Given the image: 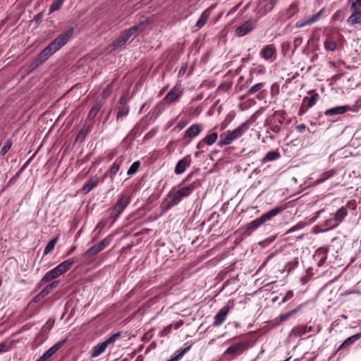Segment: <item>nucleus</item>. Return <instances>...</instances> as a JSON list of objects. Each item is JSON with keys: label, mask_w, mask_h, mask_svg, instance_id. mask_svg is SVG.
I'll use <instances>...</instances> for the list:
<instances>
[{"label": "nucleus", "mask_w": 361, "mask_h": 361, "mask_svg": "<svg viewBox=\"0 0 361 361\" xmlns=\"http://www.w3.org/2000/svg\"><path fill=\"white\" fill-rule=\"evenodd\" d=\"M319 98V94L317 93L314 94L310 99L307 97H305L303 99V102H305V100L308 99V106L310 108L312 107L317 102Z\"/></svg>", "instance_id": "37998d69"}, {"label": "nucleus", "mask_w": 361, "mask_h": 361, "mask_svg": "<svg viewBox=\"0 0 361 361\" xmlns=\"http://www.w3.org/2000/svg\"><path fill=\"white\" fill-rule=\"evenodd\" d=\"M347 106V108H348V111H351V112H357L360 108V106L355 104L353 106H348V105H346Z\"/></svg>", "instance_id": "4d7b16f0"}, {"label": "nucleus", "mask_w": 361, "mask_h": 361, "mask_svg": "<svg viewBox=\"0 0 361 361\" xmlns=\"http://www.w3.org/2000/svg\"><path fill=\"white\" fill-rule=\"evenodd\" d=\"M290 49V42L288 41L283 42L281 44V50L283 56L288 54Z\"/></svg>", "instance_id": "a19ab883"}, {"label": "nucleus", "mask_w": 361, "mask_h": 361, "mask_svg": "<svg viewBox=\"0 0 361 361\" xmlns=\"http://www.w3.org/2000/svg\"><path fill=\"white\" fill-rule=\"evenodd\" d=\"M347 214H348L347 209L344 207H341L334 214L333 219L335 223L334 225H331L330 228H336L339 224H341L343 221V220L345 219V217L347 216Z\"/></svg>", "instance_id": "f3484780"}, {"label": "nucleus", "mask_w": 361, "mask_h": 361, "mask_svg": "<svg viewBox=\"0 0 361 361\" xmlns=\"http://www.w3.org/2000/svg\"><path fill=\"white\" fill-rule=\"evenodd\" d=\"M210 13L206 10L200 16V18L196 23L195 26L198 28L202 27L207 22L209 18Z\"/></svg>", "instance_id": "cd10ccee"}, {"label": "nucleus", "mask_w": 361, "mask_h": 361, "mask_svg": "<svg viewBox=\"0 0 361 361\" xmlns=\"http://www.w3.org/2000/svg\"><path fill=\"white\" fill-rule=\"evenodd\" d=\"M187 67H188V66H187L186 63H184V64L182 65V66L180 67V68L178 71V77L183 76V75L186 72Z\"/></svg>", "instance_id": "bf43d9fd"}, {"label": "nucleus", "mask_w": 361, "mask_h": 361, "mask_svg": "<svg viewBox=\"0 0 361 361\" xmlns=\"http://www.w3.org/2000/svg\"><path fill=\"white\" fill-rule=\"evenodd\" d=\"M64 1L65 0H54L50 6L49 13L59 10Z\"/></svg>", "instance_id": "72a5a7b5"}, {"label": "nucleus", "mask_w": 361, "mask_h": 361, "mask_svg": "<svg viewBox=\"0 0 361 361\" xmlns=\"http://www.w3.org/2000/svg\"><path fill=\"white\" fill-rule=\"evenodd\" d=\"M310 107L308 106H305L303 104L301 105L300 108V110H299V113L298 114L299 115H302L303 114H305L307 109H309Z\"/></svg>", "instance_id": "e2e57ef3"}, {"label": "nucleus", "mask_w": 361, "mask_h": 361, "mask_svg": "<svg viewBox=\"0 0 361 361\" xmlns=\"http://www.w3.org/2000/svg\"><path fill=\"white\" fill-rule=\"evenodd\" d=\"M300 308V306H298L295 309H293V310H292L288 312H286L284 314H281L279 316L280 321L284 322V321L287 320L290 317H291L292 315H293L294 314L298 312L299 311Z\"/></svg>", "instance_id": "58836bf2"}, {"label": "nucleus", "mask_w": 361, "mask_h": 361, "mask_svg": "<svg viewBox=\"0 0 361 361\" xmlns=\"http://www.w3.org/2000/svg\"><path fill=\"white\" fill-rule=\"evenodd\" d=\"M259 56L265 61H273L276 56V49L274 44H267L262 47Z\"/></svg>", "instance_id": "ddd939ff"}, {"label": "nucleus", "mask_w": 361, "mask_h": 361, "mask_svg": "<svg viewBox=\"0 0 361 361\" xmlns=\"http://www.w3.org/2000/svg\"><path fill=\"white\" fill-rule=\"evenodd\" d=\"M218 138V133L216 132L211 133L210 134L207 135L205 137L203 138L204 142L205 144L208 145H212L214 144Z\"/></svg>", "instance_id": "7c9ffc66"}, {"label": "nucleus", "mask_w": 361, "mask_h": 361, "mask_svg": "<svg viewBox=\"0 0 361 361\" xmlns=\"http://www.w3.org/2000/svg\"><path fill=\"white\" fill-rule=\"evenodd\" d=\"M306 128V126L304 123L300 124L296 126V130L298 133H302Z\"/></svg>", "instance_id": "338daca9"}, {"label": "nucleus", "mask_w": 361, "mask_h": 361, "mask_svg": "<svg viewBox=\"0 0 361 361\" xmlns=\"http://www.w3.org/2000/svg\"><path fill=\"white\" fill-rule=\"evenodd\" d=\"M123 157H118V159H116V160L114 161V163L112 164V166L109 169V173L111 178H114V176L118 173V171L120 169V166H121V163L123 162Z\"/></svg>", "instance_id": "b1692460"}, {"label": "nucleus", "mask_w": 361, "mask_h": 361, "mask_svg": "<svg viewBox=\"0 0 361 361\" xmlns=\"http://www.w3.org/2000/svg\"><path fill=\"white\" fill-rule=\"evenodd\" d=\"M11 145H12V142L10 140H6L5 142L4 146L2 147V148L0 150V154L1 156L5 155L8 152V151L11 149Z\"/></svg>", "instance_id": "c03bdc74"}, {"label": "nucleus", "mask_w": 361, "mask_h": 361, "mask_svg": "<svg viewBox=\"0 0 361 361\" xmlns=\"http://www.w3.org/2000/svg\"><path fill=\"white\" fill-rule=\"evenodd\" d=\"M304 227V224L302 222H300L295 225L294 226L291 227L290 229H288L286 231V234L291 233L295 231L300 230Z\"/></svg>", "instance_id": "8fccbe9b"}, {"label": "nucleus", "mask_w": 361, "mask_h": 361, "mask_svg": "<svg viewBox=\"0 0 361 361\" xmlns=\"http://www.w3.org/2000/svg\"><path fill=\"white\" fill-rule=\"evenodd\" d=\"M324 47L328 51H334L337 49V43L331 38H327L324 42Z\"/></svg>", "instance_id": "c85d7f7f"}, {"label": "nucleus", "mask_w": 361, "mask_h": 361, "mask_svg": "<svg viewBox=\"0 0 361 361\" xmlns=\"http://www.w3.org/2000/svg\"><path fill=\"white\" fill-rule=\"evenodd\" d=\"M51 292V290L47 286L45 288H43V290L39 293L44 298L47 295H48Z\"/></svg>", "instance_id": "052dcab7"}, {"label": "nucleus", "mask_w": 361, "mask_h": 361, "mask_svg": "<svg viewBox=\"0 0 361 361\" xmlns=\"http://www.w3.org/2000/svg\"><path fill=\"white\" fill-rule=\"evenodd\" d=\"M101 104L99 103L95 104L90 110L87 118L89 120H93L95 116L97 115L98 112L101 109Z\"/></svg>", "instance_id": "473e14b6"}, {"label": "nucleus", "mask_w": 361, "mask_h": 361, "mask_svg": "<svg viewBox=\"0 0 361 361\" xmlns=\"http://www.w3.org/2000/svg\"><path fill=\"white\" fill-rule=\"evenodd\" d=\"M335 172L333 170L324 172L321 175L320 178L315 181V183L317 184L322 183L329 179L330 177L333 176Z\"/></svg>", "instance_id": "f704fd0d"}, {"label": "nucleus", "mask_w": 361, "mask_h": 361, "mask_svg": "<svg viewBox=\"0 0 361 361\" xmlns=\"http://www.w3.org/2000/svg\"><path fill=\"white\" fill-rule=\"evenodd\" d=\"M249 348V343L243 341L236 343H233L228 347L224 351V355H229L233 357L242 354L245 350Z\"/></svg>", "instance_id": "9b49d317"}, {"label": "nucleus", "mask_w": 361, "mask_h": 361, "mask_svg": "<svg viewBox=\"0 0 361 361\" xmlns=\"http://www.w3.org/2000/svg\"><path fill=\"white\" fill-rule=\"evenodd\" d=\"M49 56L43 49L42 52L37 56V57L32 61L29 66V69L33 71L36 69L39 66L45 62Z\"/></svg>", "instance_id": "a211bd4d"}, {"label": "nucleus", "mask_w": 361, "mask_h": 361, "mask_svg": "<svg viewBox=\"0 0 361 361\" xmlns=\"http://www.w3.org/2000/svg\"><path fill=\"white\" fill-rule=\"evenodd\" d=\"M194 190V183H192L190 185L182 187L178 190H175L174 188L171 189L166 198L164 209L167 211L171 209L173 207L177 205L183 198L190 195Z\"/></svg>", "instance_id": "f257e3e1"}, {"label": "nucleus", "mask_w": 361, "mask_h": 361, "mask_svg": "<svg viewBox=\"0 0 361 361\" xmlns=\"http://www.w3.org/2000/svg\"><path fill=\"white\" fill-rule=\"evenodd\" d=\"M282 210L283 209L281 207H275L271 209L270 211L267 212V213L264 214L260 217L250 221L246 226V232L251 233L252 232L255 231L265 222L270 221L272 218L278 215Z\"/></svg>", "instance_id": "39448f33"}, {"label": "nucleus", "mask_w": 361, "mask_h": 361, "mask_svg": "<svg viewBox=\"0 0 361 361\" xmlns=\"http://www.w3.org/2000/svg\"><path fill=\"white\" fill-rule=\"evenodd\" d=\"M129 113V106L123 105L118 107L117 119L126 116Z\"/></svg>", "instance_id": "e433bc0d"}, {"label": "nucleus", "mask_w": 361, "mask_h": 361, "mask_svg": "<svg viewBox=\"0 0 361 361\" xmlns=\"http://www.w3.org/2000/svg\"><path fill=\"white\" fill-rule=\"evenodd\" d=\"M74 32L73 27H70L65 32L61 34L58 37L53 40L44 50L50 57L62 47H63L70 39Z\"/></svg>", "instance_id": "7ed1b4c3"}, {"label": "nucleus", "mask_w": 361, "mask_h": 361, "mask_svg": "<svg viewBox=\"0 0 361 361\" xmlns=\"http://www.w3.org/2000/svg\"><path fill=\"white\" fill-rule=\"evenodd\" d=\"M126 102H127L126 96L122 95L118 100V103L121 104V106H123V105H126Z\"/></svg>", "instance_id": "0e129e2a"}, {"label": "nucleus", "mask_w": 361, "mask_h": 361, "mask_svg": "<svg viewBox=\"0 0 361 361\" xmlns=\"http://www.w3.org/2000/svg\"><path fill=\"white\" fill-rule=\"evenodd\" d=\"M107 224V220H101L97 225L95 228V231H98V232L93 237V240H97L101 235L102 230L105 228Z\"/></svg>", "instance_id": "c756f323"}, {"label": "nucleus", "mask_w": 361, "mask_h": 361, "mask_svg": "<svg viewBox=\"0 0 361 361\" xmlns=\"http://www.w3.org/2000/svg\"><path fill=\"white\" fill-rule=\"evenodd\" d=\"M112 238L113 235H109L99 243L92 246L88 250H87L84 253L83 257L86 259H90L92 257L95 256L110 244V243L112 240Z\"/></svg>", "instance_id": "423d86ee"}, {"label": "nucleus", "mask_w": 361, "mask_h": 361, "mask_svg": "<svg viewBox=\"0 0 361 361\" xmlns=\"http://www.w3.org/2000/svg\"><path fill=\"white\" fill-rule=\"evenodd\" d=\"M56 352V351H55V350L52 347H51L40 357L41 360L46 361L49 357H51Z\"/></svg>", "instance_id": "a18cd8bd"}, {"label": "nucleus", "mask_w": 361, "mask_h": 361, "mask_svg": "<svg viewBox=\"0 0 361 361\" xmlns=\"http://www.w3.org/2000/svg\"><path fill=\"white\" fill-rule=\"evenodd\" d=\"M293 296V293L292 290H289L286 293V295L282 299V302H286L290 299H291Z\"/></svg>", "instance_id": "13d9d810"}, {"label": "nucleus", "mask_w": 361, "mask_h": 361, "mask_svg": "<svg viewBox=\"0 0 361 361\" xmlns=\"http://www.w3.org/2000/svg\"><path fill=\"white\" fill-rule=\"evenodd\" d=\"M121 331L116 332L114 334H112L110 337H109L107 339L104 341V342L106 343L107 345L109 344L114 343L115 341L121 336Z\"/></svg>", "instance_id": "49530a36"}, {"label": "nucleus", "mask_w": 361, "mask_h": 361, "mask_svg": "<svg viewBox=\"0 0 361 361\" xmlns=\"http://www.w3.org/2000/svg\"><path fill=\"white\" fill-rule=\"evenodd\" d=\"M191 164V157L188 155L178 161L176 165L174 173L176 175L182 174Z\"/></svg>", "instance_id": "2eb2a0df"}, {"label": "nucleus", "mask_w": 361, "mask_h": 361, "mask_svg": "<svg viewBox=\"0 0 361 361\" xmlns=\"http://www.w3.org/2000/svg\"><path fill=\"white\" fill-rule=\"evenodd\" d=\"M44 298V296H42L40 293L37 294L33 299V302L35 303L39 302L42 299Z\"/></svg>", "instance_id": "774afa93"}, {"label": "nucleus", "mask_w": 361, "mask_h": 361, "mask_svg": "<svg viewBox=\"0 0 361 361\" xmlns=\"http://www.w3.org/2000/svg\"><path fill=\"white\" fill-rule=\"evenodd\" d=\"M202 126L201 124L195 123L190 126L184 133L183 137L192 140L197 137L202 131Z\"/></svg>", "instance_id": "dca6fc26"}, {"label": "nucleus", "mask_w": 361, "mask_h": 361, "mask_svg": "<svg viewBox=\"0 0 361 361\" xmlns=\"http://www.w3.org/2000/svg\"><path fill=\"white\" fill-rule=\"evenodd\" d=\"M67 341V339L61 340L56 343H55L53 346H51L55 351H57L60 348H61Z\"/></svg>", "instance_id": "6e6d98bb"}, {"label": "nucleus", "mask_w": 361, "mask_h": 361, "mask_svg": "<svg viewBox=\"0 0 361 361\" xmlns=\"http://www.w3.org/2000/svg\"><path fill=\"white\" fill-rule=\"evenodd\" d=\"M91 128V125L85 123L78 132L76 137V141H83L87 135L90 132Z\"/></svg>", "instance_id": "a878e982"}, {"label": "nucleus", "mask_w": 361, "mask_h": 361, "mask_svg": "<svg viewBox=\"0 0 361 361\" xmlns=\"http://www.w3.org/2000/svg\"><path fill=\"white\" fill-rule=\"evenodd\" d=\"M183 91L184 90L180 84L176 85L166 94L161 102L171 104L173 102H178L182 97Z\"/></svg>", "instance_id": "1a4fd4ad"}, {"label": "nucleus", "mask_w": 361, "mask_h": 361, "mask_svg": "<svg viewBox=\"0 0 361 361\" xmlns=\"http://www.w3.org/2000/svg\"><path fill=\"white\" fill-rule=\"evenodd\" d=\"M140 30V26L135 25L128 30H126L122 32V34L113 42L112 47L113 49H117L125 45L126 42L138 30Z\"/></svg>", "instance_id": "0eeeda50"}, {"label": "nucleus", "mask_w": 361, "mask_h": 361, "mask_svg": "<svg viewBox=\"0 0 361 361\" xmlns=\"http://www.w3.org/2000/svg\"><path fill=\"white\" fill-rule=\"evenodd\" d=\"M250 125V121H246L233 130H228L224 135L220 136L218 146L223 147L230 145L233 141L240 137L249 129Z\"/></svg>", "instance_id": "f03ea898"}, {"label": "nucleus", "mask_w": 361, "mask_h": 361, "mask_svg": "<svg viewBox=\"0 0 361 361\" xmlns=\"http://www.w3.org/2000/svg\"><path fill=\"white\" fill-rule=\"evenodd\" d=\"M276 3H277V0H269V1L267 2L263 6L262 8L264 9V13H266L270 12L274 8V7L276 4Z\"/></svg>", "instance_id": "79ce46f5"}, {"label": "nucleus", "mask_w": 361, "mask_h": 361, "mask_svg": "<svg viewBox=\"0 0 361 361\" xmlns=\"http://www.w3.org/2000/svg\"><path fill=\"white\" fill-rule=\"evenodd\" d=\"M327 252L328 250L326 248L320 247L319 248L315 253V257L321 256L320 259L318 261V266L320 267L324 264L327 259Z\"/></svg>", "instance_id": "bb28decb"}, {"label": "nucleus", "mask_w": 361, "mask_h": 361, "mask_svg": "<svg viewBox=\"0 0 361 361\" xmlns=\"http://www.w3.org/2000/svg\"><path fill=\"white\" fill-rule=\"evenodd\" d=\"M307 326L305 325L295 326L293 329L292 333L295 336H300L307 333Z\"/></svg>", "instance_id": "4c0bfd02"}, {"label": "nucleus", "mask_w": 361, "mask_h": 361, "mask_svg": "<svg viewBox=\"0 0 361 361\" xmlns=\"http://www.w3.org/2000/svg\"><path fill=\"white\" fill-rule=\"evenodd\" d=\"M190 346H188V347H185L184 348L181 352L180 353H178L174 359L173 360H169V361H178L183 356L184 354H185L189 350H190Z\"/></svg>", "instance_id": "3c124183"}, {"label": "nucleus", "mask_w": 361, "mask_h": 361, "mask_svg": "<svg viewBox=\"0 0 361 361\" xmlns=\"http://www.w3.org/2000/svg\"><path fill=\"white\" fill-rule=\"evenodd\" d=\"M140 166V162L139 161H135L133 163V164L130 166L129 169L127 171L128 176H133L134 175L137 171L138 169Z\"/></svg>", "instance_id": "ea45409f"}, {"label": "nucleus", "mask_w": 361, "mask_h": 361, "mask_svg": "<svg viewBox=\"0 0 361 361\" xmlns=\"http://www.w3.org/2000/svg\"><path fill=\"white\" fill-rule=\"evenodd\" d=\"M189 123V120L188 118H182L177 124V128L180 130L184 128Z\"/></svg>", "instance_id": "603ef678"}, {"label": "nucleus", "mask_w": 361, "mask_h": 361, "mask_svg": "<svg viewBox=\"0 0 361 361\" xmlns=\"http://www.w3.org/2000/svg\"><path fill=\"white\" fill-rule=\"evenodd\" d=\"M99 183V178L97 177L91 178L87 181L81 189L83 194H87L95 188Z\"/></svg>", "instance_id": "4be33fe9"}, {"label": "nucleus", "mask_w": 361, "mask_h": 361, "mask_svg": "<svg viewBox=\"0 0 361 361\" xmlns=\"http://www.w3.org/2000/svg\"><path fill=\"white\" fill-rule=\"evenodd\" d=\"M352 14L347 20L348 25L353 26L355 24H361V11L359 8H351Z\"/></svg>", "instance_id": "6ab92c4d"}, {"label": "nucleus", "mask_w": 361, "mask_h": 361, "mask_svg": "<svg viewBox=\"0 0 361 361\" xmlns=\"http://www.w3.org/2000/svg\"><path fill=\"white\" fill-rule=\"evenodd\" d=\"M324 8H322L319 12L312 16H305L303 19L298 20L295 27L296 28H302L306 26L312 25V24L320 20L324 13Z\"/></svg>", "instance_id": "9d476101"}, {"label": "nucleus", "mask_w": 361, "mask_h": 361, "mask_svg": "<svg viewBox=\"0 0 361 361\" xmlns=\"http://www.w3.org/2000/svg\"><path fill=\"white\" fill-rule=\"evenodd\" d=\"M361 338V333L354 334L346 338L338 348L337 350L345 349L351 346L356 341Z\"/></svg>", "instance_id": "aec40b11"}, {"label": "nucleus", "mask_w": 361, "mask_h": 361, "mask_svg": "<svg viewBox=\"0 0 361 361\" xmlns=\"http://www.w3.org/2000/svg\"><path fill=\"white\" fill-rule=\"evenodd\" d=\"M107 346L108 345L104 341L94 346L91 356L92 357H98L105 351Z\"/></svg>", "instance_id": "393cba45"}, {"label": "nucleus", "mask_w": 361, "mask_h": 361, "mask_svg": "<svg viewBox=\"0 0 361 361\" xmlns=\"http://www.w3.org/2000/svg\"><path fill=\"white\" fill-rule=\"evenodd\" d=\"M281 157L279 150L275 149L269 151L267 153L265 157L261 160L262 164H265L267 161H272L279 159Z\"/></svg>", "instance_id": "5701e85b"}, {"label": "nucleus", "mask_w": 361, "mask_h": 361, "mask_svg": "<svg viewBox=\"0 0 361 361\" xmlns=\"http://www.w3.org/2000/svg\"><path fill=\"white\" fill-rule=\"evenodd\" d=\"M59 282L58 281H54L52 283H51L47 286L49 288L52 290L53 289L56 288L59 286Z\"/></svg>", "instance_id": "69168bd1"}, {"label": "nucleus", "mask_w": 361, "mask_h": 361, "mask_svg": "<svg viewBox=\"0 0 361 361\" xmlns=\"http://www.w3.org/2000/svg\"><path fill=\"white\" fill-rule=\"evenodd\" d=\"M298 264V260L297 258L294 259L293 262H289L286 264V268L290 271L292 269L296 267Z\"/></svg>", "instance_id": "5fc2aeb1"}, {"label": "nucleus", "mask_w": 361, "mask_h": 361, "mask_svg": "<svg viewBox=\"0 0 361 361\" xmlns=\"http://www.w3.org/2000/svg\"><path fill=\"white\" fill-rule=\"evenodd\" d=\"M58 240H59V237L56 236V237L54 238L53 239H51L47 243V245L45 247L44 250V255H48L49 253H50L54 250L56 244L58 242Z\"/></svg>", "instance_id": "2f4dec72"}, {"label": "nucleus", "mask_w": 361, "mask_h": 361, "mask_svg": "<svg viewBox=\"0 0 361 361\" xmlns=\"http://www.w3.org/2000/svg\"><path fill=\"white\" fill-rule=\"evenodd\" d=\"M229 310L230 308L227 305L222 307L214 316L212 325L215 327L221 326L224 322Z\"/></svg>", "instance_id": "4468645a"}, {"label": "nucleus", "mask_w": 361, "mask_h": 361, "mask_svg": "<svg viewBox=\"0 0 361 361\" xmlns=\"http://www.w3.org/2000/svg\"><path fill=\"white\" fill-rule=\"evenodd\" d=\"M111 93V87H108L106 89H104L102 93V97L106 98Z\"/></svg>", "instance_id": "680f3d73"}, {"label": "nucleus", "mask_w": 361, "mask_h": 361, "mask_svg": "<svg viewBox=\"0 0 361 361\" xmlns=\"http://www.w3.org/2000/svg\"><path fill=\"white\" fill-rule=\"evenodd\" d=\"M351 8H359L361 6V0H349Z\"/></svg>", "instance_id": "864d4df0"}, {"label": "nucleus", "mask_w": 361, "mask_h": 361, "mask_svg": "<svg viewBox=\"0 0 361 361\" xmlns=\"http://www.w3.org/2000/svg\"><path fill=\"white\" fill-rule=\"evenodd\" d=\"M24 168H21L16 173L15 176H13V177H11L9 180L8 181L7 183V186H9L11 185H12L13 183H14L20 177L22 171H23Z\"/></svg>", "instance_id": "09e8293b"}, {"label": "nucleus", "mask_w": 361, "mask_h": 361, "mask_svg": "<svg viewBox=\"0 0 361 361\" xmlns=\"http://www.w3.org/2000/svg\"><path fill=\"white\" fill-rule=\"evenodd\" d=\"M256 27V20H248L235 30V35L238 37H243L252 32Z\"/></svg>", "instance_id": "f8f14e48"}, {"label": "nucleus", "mask_w": 361, "mask_h": 361, "mask_svg": "<svg viewBox=\"0 0 361 361\" xmlns=\"http://www.w3.org/2000/svg\"><path fill=\"white\" fill-rule=\"evenodd\" d=\"M74 263L75 259L73 258L63 261L56 267L47 272L41 279V283H47L59 277L68 271Z\"/></svg>", "instance_id": "20e7f679"}, {"label": "nucleus", "mask_w": 361, "mask_h": 361, "mask_svg": "<svg viewBox=\"0 0 361 361\" xmlns=\"http://www.w3.org/2000/svg\"><path fill=\"white\" fill-rule=\"evenodd\" d=\"M303 38L300 36L296 37L293 40V49L292 51V54H294L295 50L301 45L302 43Z\"/></svg>", "instance_id": "de8ad7c7"}, {"label": "nucleus", "mask_w": 361, "mask_h": 361, "mask_svg": "<svg viewBox=\"0 0 361 361\" xmlns=\"http://www.w3.org/2000/svg\"><path fill=\"white\" fill-rule=\"evenodd\" d=\"M348 111L347 106H338L325 111L324 115L326 116H333L335 115H341Z\"/></svg>", "instance_id": "412c9836"}, {"label": "nucleus", "mask_w": 361, "mask_h": 361, "mask_svg": "<svg viewBox=\"0 0 361 361\" xmlns=\"http://www.w3.org/2000/svg\"><path fill=\"white\" fill-rule=\"evenodd\" d=\"M130 197L126 195H122L116 202L111 216L116 221L119 215L124 211L126 207L130 204Z\"/></svg>", "instance_id": "6e6552de"}, {"label": "nucleus", "mask_w": 361, "mask_h": 361, "mask_svg": "<svg viewBox=\"0 0 361 361\" xmlns=\"http://www.w3.org/2000/svg\"><path fill=\"white\" fill-rule=\"evenodd\" d=\"M264 87V82H259L252 86L247 92V95H252L260 91Z\"/></svg>", "instance_id": "c9c22d12"}]
</instances>
